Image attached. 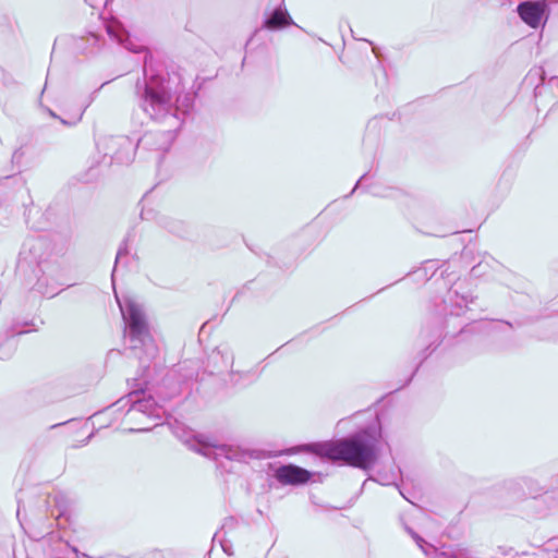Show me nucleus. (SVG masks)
<instances>
[{
	"instance_id": "33",
	"label": "nucleus",
	"mask_w": 558,
	"mask_h": 558,
	"mask_svg": "<svg viewBox=\"0 0 558 558\" xmlns=\"http://www.w3.org/2000/svg\"><path fill=\"white\" fill-rule=\"evenodd\" d=\"M0 354H1V359H4V357L10 355V353L9 354H4V353H1V352H0Z\"/></svg>"
},
{
	"instance_id": "34",
	"label": "nucleus",
	"mask_w": 558,
	"mask_h": 558,
	"mask_svg": "<svg viewBox=\"0 0 558 558\" xmlns=\"http://www.w3.org/2000/svg\"><path fill=\"white\" fill-rule=\"evenodd\" d=\"M414 375H415V372H412V374H411V375H410V377H409V380H412V378L414 377Z\"/></svg>"
},
{
	"instance_id": "37",
	"label": "nucleus",
	"mask_w": 558,
	"mask_h": 558,
	"mask_svg": "<svg viewBox=\"0 0 558 558\" xmlns=\"http://www.w3.org/2000/svg\"><path fill=\"white\" fill-rule=\"evenodd\" d=\"M414 375H415V372H412V374H411V375H410V377H409V380H412V378L414 377Z\"/></svg>"
},
{
	"instance_id": "18",
	"label": "nucleus",
	"mask_w": 558,
	"mask_h": 558,
	"mask_svg": "<svg viewBox=\"0 0 558 558\" xmlns=\"http://www.w3.org/2000/svg\"><path fill=\"white\" fill-rule=\"evenodd\" d=\"M401 471L397 468L396 471H391L390 473H378V482L381 485H391L396 484V481L399 478Z\"/></svg>"
},
{
	"instance_id": "2",
	"label": "nucleus",
	"mask_w": 558,
	"mask_h": 558,
	"mask_svg": "<svg viewBox=\"0 0 558 558\" xmlns=\"http://www.w3.org/2000/svg\"><path fill=\"white\" fill-rule=\"evenodd\" d=\"M381 438V427L376 421L336 441L306 444L301 450L367 471L378 459Z\"/></svg>"
},
{
	"instance_id": "20",
	"label": "nucleus",
	"mask_w": 558,
	"mask_h": 558,
	"mask_svg": "<svg viewBox=\"0 0 558 558\" xmlns=\"http://www.w3.org/2000/svg\"><path fill=\"white\" fill-rule=\"evenodd\" d=\"M219 544L221 546L222 551L226 555H228V556H232L233 555L232 543L229 539L220 537L219 538Z\"/></svg>"
},
{
	"instance_id": "31",
	"label": "nucleus",
	"mask_w": 558,
	"mask_h": 558,
	"mask_svg": "<svg viewBox=\"0 0 558 558\" xmlns=\"http://www.w3.org/2000/svg\"><path fill=\"white\" fill-rule=\"evenodd\" d=\"M149 429H150V428L145 427V428H140V429H137V430H138V432H146V430H149Z\"/></svg>"
},
{
	"instance_id": "24",
	"label": "nucleus",
	"mask_w": 558,
	"mask_h": 558,
	"mask_svg": "<svg viewBox=\"0 0 558 558\" xmlns=\"http://www.w3.org/2000/svg\"><path fill=\"white\" fill-rule=\"evenodd\" d=\"M46 542H54L56 544L60 545L61 541L56 535H50Z\"/></svg>"
},
{
	"instance_id": "16",
	"label": "nucleus",
	"mask_w": 558,
	"mask_h": 558,
	"mask_svg": "<svg viewBox=\"0 0 558 558\" xmlns=\"http://www.w3.org/2000/svg\"><path fill=\"white\" fill-rule=\"evenodd\" d=\"M51 498L54 506L58 508L57 517L65 515L71 505L69 497L65 494L59 492L53 494Z\"/></svg>"
},
{
	"instance_id": "3",
	"label": "nucleus",
	"mask_w": 558,
	"mask_h": 558,
	"mask_svg": "<svg viewBox=\"0 0 558 558\" xmlns=\"http://www.w3.org/2000/svg\"><path fill=\"white\" fill-rule=\"evenodd\" d=\"M119 307L125 323L124 337L130 342L132 350L145 348L148 355L156 352V347L151 342L150 332L146 315L140 304L126 298L120 301L117 296Z\"/></svg>"
},
{
	"instance_id": "38",
	"label": "nucleus",
	"mask_w": 558,
	"mask_h": 558,
	"mask_svg": "<svg viewBox=\"0 0 558 558\" xmlns=\"http://www.w3.org/2000/svg\"><path fill=\"white\" fill-rule=\"evenodd\" d=\"M138 360H141V363H142V364H144V363H145V361L143 360V357H142V356H138Z\"/></svg>"
},
{
	"instance_id": "35",
	"label": "nucleus",
	"mask_w": 558,
	"mask_h": 558,
	"mask_svg": "<svg viewBox=\"0 0 558 558\" xmlns=\"http://www.w3.org/2000/svg\"><path fill=\"white\" fill-rule=\"evenodd\" d=\"M414 375H415V372H412V374H411V375H410V377H409V380H412V378L414 377Z\"/></svg>"
},
{
	"instance_id": "39",
	"label": "nucleus",
	"mask_w": 558,
	"mask_h": 558,
	"mask_svg": "<svg viewBox=\"0 0 558 558\" xmlns=\"http://www.w3.org/2000/svg\"><path fill=\"white\" fill-rule=\"evenodd\" d=\"M554 81H555V83H556V85L558 87V77H555Z\"/></svg>"
},
{
	"instance_id": "19",
	"label": "nucleus",
	"mask_w": 558,
	"mask_h": 558,
	"mask_svg": "<svg viewBox=\"0 0 558 558\" xmlns=\"http://www.w3.org/2000/svg\"><path fill=\"white\" fill-rule=\"evenodd\" d=\"M27 326V323H16L13 324L9 329L5 330V338L9 341L10 339L14 338L15 336L23 335L27 332L23 328Z\"/></svg>"
},
{
	"instance_id": "26",
	"label": "nucleus",
	"mask_w": 558,
	"mask_h": 558,
	"mask_svg": "<svg viewBox=\"0 0 558 558\" xmlns=\"http://www.w3.org/2000/svg\"><path fill=\"white\" fill-rule=\"evenodd\" d=\"M434 266H435V262H427L424 267V270L426 271L427 269L433 268Z\"/></svg>"
},
{
	"instance_id": "30",
	"label": "nucleus",
	"mask_w": 558,
	"mask_h": 558,
	"mask_svg": "<svg viewBox=\"0 0 558 558\" xmlns=\"http://www.w3.org/2000/svg\"><path fill=\"white\" fill-rule=\"evenodd\" d=\"M205 328H206V323H205V324L202 326V328H201V335H204V332H205Z\"/></svg>"
},
{
	"instance_id": "32",
	"label": "nucleus",
	"mask_w": 558,
	"mask_h": 558,
	"mask_svg": "<svg viewBox=\"0 0 558 558\" xmlns=\"http://www.w3.org/2000/svg\"><path fill=\"white\" fill-rule=\"evenodd\" d=\"M71 549H72V551H73V553H75L76 555L78 554V550H77V548H76V547H72Z\"/></svg>"
},
{
	"instance_id": "9",
	"label": "nucleus",
	"mask_w": 558,
	"mask_h": 558,
	"mask_svg": "<svg viewBox=\"0 0 558 558\" xmlns=\"http://www.w3.org/2000/svg\"><path fill=\"white\" fill-rule=\"evenodd\" d=\"M123 403L130 404L129 412L131 413H143L149 417L161 418L163 414V409L156 403V401L151 398H141V393L138 391H132L128 395L126 398L120 399L118 404Z\"/></svg>"
},
{
	"instance_id": "4",
	"label": "nucleus",
	"mask_w": 558,
	"mask_h": 558,
	"mask_svg": "<svg viewBox=\"0 0 558 558\" xmlns=\"http://www.w3.org/2000/svg\"><path fill=\"white\" fill-rule=\"evenodd\" d=\"M473 295L471 291L464 286L463 282H456L451 288L448 289L445 298L441 302V307L438 310L439 315L444 316V323L446 336L452 335L453 337L464 331V325L458 324V331L449 330L450 318H457L461 316L468 308V304L473 302Z\"/></svg>"
},
{
	"instance_id": "36",
	"label": "nucleus",
	"mask_w": 558,
	"mask_h": 558,
	"mask_svg": "<svg viewBox=\"0 0 558 558\" xmlns=\"http://www.w3.org/2000/svg\"><path fill=\"white\" fill-rule=\"evenodd\" d=\"M414 375H415V372H412V374H411V375H410V377H409V380H412V378L414 377Z\"/></svg>"
},
{
	"instance_id": "5",
	"label": "nucleus",
	"mask_w": 558,
	"mask_h": 558,
	"mask_svg": "<svg viewBox=\"0 0 558 558\" xmlns=\"http://www.w3.org/2000/svg\"><path fill=\"white\" fill-rule=\"evenodd\" d=\"M171 433L191 451L203 457L209 456V441L205 434L198 433L184 423L174 420L168 422Z\"/></svg>"
},
{
	"instance_id": "13",
	"label": "nucleus",
	"mask_w": 558,
	"mask_h": 558,
	"mask_svg": "<svg viewBox=\"0 0 558 558\" xmlns=\"http://www.w3.org/2000/svg\"><path fill=\"white\" fill-rule=\"evenodd\" d=\"M442 333L438 329H423L418 338V347L421 350L417 353L420 364L430 355L441 342Z\"/></svg>"
},
{
	"instance_id": "11",
	"label": "nucleus",
	"mask_w": 558,
	"mask_h": 558,
	"mask_svg": "<svg viewBox=\"0 0 558 558\" xmlns=\"http://www.w3.org/2000/svg\"><path fill=\"white\" fill-rule=\"evenodd\" d=\"M109 146L114 151L111 158L120 163H129L133 160L135 144L128 136H116L109 140Z\"/></svg>"
},
{
	"instance_id": "23",
	"label": "nucleus",
	"mask_w": 558,
	"mask_h": 558,
	"mask_svg": "<svg viewBox=\"0 0 558 558\" xmlns=\"http://www.w3.org/2000/svg\"><path fill=\"white\" fill-rule=\"evenodd\" d=\"M366 178H367V173H364V174L359 179V181L355 183V185H354L353 190L351 191V193H350L347 197H349L350 195H352V194H353V193H354V192H355V191L361 186L362 182H363L364 180H366Z\"/></svg>"
},
{
	"instance_id": "27",
	"label": "nucleus",
	"mask_w": 558,
	"mask_h": 558,
	"mask_svg": "<svg viewBox=\"0 0 558 558\" xmlns=\"http://www.w3.org/2000/svg\"><path fill=\"white\" fill-rule=\"evenodd\" d=\"M369 192L373 194V195H376V196H384V194H380L376 191H374L372 187L369 189Z\"/></svg>"
},
{
	"instance_id": "15",
	"label": "nucleus",
	"mask_w": 558,
	"mask_h": 558,
	"mask_svg": "<svg viewBox=\"0 0 558 558\" xmlns=\"http://www.w3.org/2000/svg\"><path fill=\"white\" fill-rule=\"evenodd\" d=\"M107 33L112 39H114L119 44L123 45L128 50L136 52V53L143 51V48L141 46L133 44L130 36L119 24H117V23L109 24L107 26Z\"/></svg>"
},
{
	"instance_id": "17",
	"label": "nucleus",
	"mask_w": 558,
	"mask_h": 558,
	"mask_svg": "<svg viewBox=\"0 0 558 558\" xmlns=\"http://www.w3.org/2000/svg\"><path fill=\"white\" fill-rule=\"evenodd\" d=\"M160 226H162L165 229H167L169 232L181 235L183 233V225L181 221L161 217L159 219Z\"/></svg>"
},
{
	"instance_id": "22",
	"label": "nucleus",
	"mask_w": 558,
	"mask_h": 558,
	"mask_svg": "<svg viewBox=\"0 0 558 558\" xmlns=\"http://www.w3.org/2000/svg\"><path fill=\"white\" fill-rule=\"evenodd\" d=\"M545 550H558V537H551L545 543Z\"/></svg>"
},
{
	"instance_id": "8",
	"label": "nucleus",
	"mask_w": 558,
	"mask_h": 558,
	"mask_svg": "<svg viewBox=\"0 0 558 558\" xmlns=\"http://www.w3.org/2000/svg\"><path fill=\"white\" fill-rule=\"evenodd\" d=\"M233 353L228 347H217L211 351V362H215L216 373L218 375L228 372L230 377V384L236 386L242 379H246L252 376L251 372L233 373L229 372L233 365Z\"/></svg>"
},
{
	"instance_id": "25",
	"label": "nucleus",
	"mask_w": 558,
	"mask_h": 558,
	"mask_svg": "<svg viewBox=\"0 0 558 558\" xmlns=\"http://www.w3.org/2000/svg\"><path fill=\"white\" fill-rule=\"evenodd\" d=\"M61 551L57 547H52L49 555L51 557H57Z\"/></svg>"
},
{
	"instance_id": "7",
	"label": "nucleus",
	"mask_w": 558,
	"mask_h": 558,
	"mask_svg": "<svg viewBox=\"0 0 558 558\" xmlns=\"http://www.w3.org/2000/svg\"><path fill=\"white\" fill-rule=\"evenodd\" d=\"M517 13L527 26L536 29L547 22L549 9L545 0H526L518 4Z\"/></svg>"
},
{
	"instance_id": "1",
	"label": "nucleus",
	"mask_w": 558,
	"mask_h": 558,
	"mask_svg": "<svg viewBox=\"0 0 558 558\" xmlns=\"http://www.w3.org/2000/svg\"><path fill=\"white\" fill-rule=\"evenodd\" d=\"M179 74H170L163 69H155L151 57L144 59V78L135 85V96L140 108L157 122L168 121L170 129L162 132L161 143L156 149L167 151L175 140V132L182 120L178 116L177 101L182 92Z\"/></svg>"
},
{
	"instance_id": "12",
	"label": "nucleus",
	"mask_w": 558,
	"mask_h": 558,
	"mask_svg": "<svg viewBox=\"0 0 558 558\" xmlns=\"http://www.w3.org/2000/svg\"><path fill=\"white\" fill-rule=\"evenodd\" d=\"M48 242L43 238H28L24 241L21 256L29 263H40L45 259Z\"/></svg>"
},
{
	"instance_id": "14",
	"label": "nucleus",
	"mask_w": 558,
	"mask_h": 558,
	"mask_svg": "<svg viewBox=\"0 0 558 558\" xmlns=\"http://www.w3.org/2000/svg\"><path fill=\"white\" fill-rule=\"evenodd\" d=\"M293 24L294 22L289 12L280 4L267 14L263 26L269 31H278Z\"/></svg>"
},
{
	"instance_id": "28",
	"label": "nucleus",
	"mask_w": 558,
	"mask_h": 558,
	"mask_svg": "<svg viewBox=\"0 0 558 558\" xmlns=\"http://www.w3.org/2000/svg\"><path fill=\"white\" fill-rule=\"evenodd\" d=\"M219 534L220 533H216L211 538H210V542H211V546L214 545L215 541L217 537H219Z\"/></svg>"
},
{
	"instance_id": "10",
	"label": "nucleus",
	"mask_w": 558,
	"mask_h": 558,
	"mask_svg": "<svg viewBox=\"0 0 558 558\" xmlns=\"http://www.w3.org/2000/svg\"><path fill=\"white\" fill-rule=\"evenodd\" d=\"M275 477L284 485H301L310 481L311 473L301 466L287 464L276 470Z\"/></svg>"
},
{
	"instance_id": "21",
	"label": "nucleus",
	"mask_w": 558,
	"mask_h": 558,
	"mask_svg": "<svg viewBox=\"0 0 558 558\" xmlns=\"http://www.w3.org/2000/svg\"><path fill=\"white\" fill-rule=\"evenodd\" d=\"M128 254V250H126V245L123 244L119 247L118 250V253H117V257H116V267L113 269V272H116V269H117V265L118 263L121 260V258ZM112 277H114V274H112Z\"/></svg>"
},
{
	"instance_id": "29",
	"label": "nucleus",
	"mask_w": 558,
	"mask_h": 558,
	"mask_svg": "<svg viewBox=\"0 0 558 558\" xmlns=\"http://www.w3.org/2000/svg\"><path fill=\"white\" fill-rule=\"evenodd\" d=\"M93 99H94V96H93V97H90L89 101L85 105L84 110H85V109L90 105V102H93Z\"/></svg>"
},
{
	"instance_id": "6",
	"label": "nucleus",
	"mask_w": 558,
	"mask_h": 558,
	"mask_svg": "<svg viewBox=\"0 0 558 558\" xmlns=\"http://www.w3.org/2000/svg\"><path fill=\"white\" fill-rule=\"evenodd\" d=\"M220 457L239 462H248L250 460L267 459L270 454L268 451L259 448L216 444L211 440V460H218Z\"/></svg>"
}]
</instances>
